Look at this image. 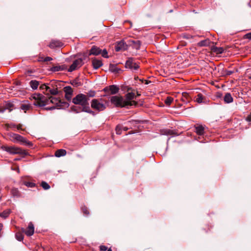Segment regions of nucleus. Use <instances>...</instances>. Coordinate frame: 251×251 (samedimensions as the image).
<instances>
[{"instance_id":"12","label":"nucleus","mask_w":251,"mask_h":251,"mask_svg":"<svg viewBox=\"0 0 251 251\" xmlns=\"http://www.w3.org/2000/svg\"><path fill=\"white\" fill-rule=\"evenodd\" d=\"M67 69V66L66 65H57L53 66L51 68V71L52 72H58L61 71H64Z\"/></svg>"},{"instance_id":"45","label":"nucleus","mask_w":251,"mask_h":251,"mask_svg":"<svg viewBox=\"0 0 251 251\" xmlns=\"http://www.w3.org/2000/svg\"><path fill=\"white\" fill-rule=\"evenodd\" d=\"M246 38L251 39V32L248 33L245 35Z\"/></svg>"},{"instance_id":"34","label":"nucleus","mask_w":251,"mask_h":251,"mask_svg":"<svg viewBox=\"0 0 251 251\" xmlns=\"http://www.w3.org/2000/svg\"><path fill=\"white\" fill-rule=\"evenodd\" d=\"M15 237L16 239L19 241H22L24 239V236L23 234L20 232L17 233L15 235Z\"/></svg>"},{"instance_id":"8","label":"nucleus","mask_w":251,"mask_h":251,"mask_svg":"<svg viewBox=\"0 0 251 251\" xmlns=\"http://www.w3.org/2000/svg\"><path fill=\"white\" fill-rule=\"evenodd\" d=\"M126 67L133 70H137L139 68V66L132 58H130L126 61Z\"/></svg>"},{"instance_id":"43","label":"nucleus","mask_w":251,"mask_h":251,"mask_svg":"<svg viewBox=\"0 0 251 251\" xmlns=\"http://www.w3.org/2000/svg\"><path fill=\"white\" fill-rule=\"evenodd\" d=\"M16 128L17 129V130H21L23 131H25V129L22 128V125L21 124L16 125Z\"/></svg>"},{"instance_id":"37","label":"nucleus","mask_w":251,"mask_h":251,"mask_svg":"<svg viewBox=\"0 0 251 251\" xmlns=\"http://www.w3.org/2000/svg\"><path fill=\"white\" fill-rule=\"evenodd\" d=\"M13 106H14L13 104H12L10 102H8L5 105V108L6 109H8L9 111H11L13 109Z\"/></svg>"},{"instance_id":"3","label":"nucleus","mask_w":251,"mask_h":251,"mask_svg":"<svg viewBox=\"0 0 251 251\" xmlns=\"http://www.w3.org/2000/svg\"><path fill=\"white\" fill-rule=\"evenodd\" d=\"M72 102L75 104L80 105L82 107V111H84L89 113H93L89 107V103L88 102V98L87 96L83 94H78L75 97L73 100Z\"/></svg>"},{"instance_id":"11","label":"nucleus","mask_w":251,"mask_h":251,"mask_svg":"<svg viewBox=\"0 0 251 251\" xmlns=\"http://www.w3.org/2000/svg\"><path fill=\"white\" fill-rule=\"evenodd\" d=\"M64 92L65 93L66 99L70 100L71 99L72 95L73 94V90L71 86H66L63 89Z\"/></svg>"},{"instance_id":"26","label":"nucleus","mask_w":251,"mask_h":251,"mask_svg":"<svg viewBox=\"0 0 251 251\" xmlns=\"http://www.w3.org/2000/svg\"><path fill=\"white\" fill-rule=\"evenodd\" d=\"M29 84L30 87L33 89L35 90L38 88L39 85V82L36 80H34L30 81L29 82Z\"/></svg>"},{"instance_id":"10","label":"nucleus","mask_w":251,"mask_h":251,"mask_svg":"<svg viewBox=\"0 0 251 251\" xmlns=\"http://www.w3.org/2000/svg\"><path fill=\"white\" fill-rule=\"evenodd\" d=\"M22 230L23 232H24L27 236H30L32 235L34 232V227L33 224L30 222L28 224V226L26 229L23 228Z\"/></svg>"},{"instance_id":"38","label":"nucleus","mask_w":251,"mask_h":251,"mask_svg":"<svg viewBox=\"0 0 251 251\" xmlns=\"http://www.w3.org/2000/svg\"><path fill=\"white\" fill-rule=\"evenodd\" d=\"M116 132L117 134L122 133V126H117L116 127Z\"/></svg>"},{"instance_id":"49","label":"nucleus","mask_w":251,"mask_h":251,"mask_svg":"<svg viewBox=\"0 0 251 251\" xmlns=\"http://www.w3.org/2000/svg\"><path fill=\"white\" fill-rule=\"evenodd\" d=\"M107 251H112V250L110 248L107 250Z\"/></svg>"},{"instance_id":"5","label":"nucleus","mask_w":251,"mask_h":251,"mask_svg":"<svg viewBox=\"0 0 251 251\" xmlns=\"http://www.w3.org/2000/svg\"><path fill=\"white\" fill-rule=\"evenodd\" d=\"M8 136L9 137V139L13 142H19L21 144L25 145L29 147L32 146V144L31 142L26 140L25 138L19 134L10 132L8 133Z\"/></svg>"},{"instance_id":"50","label":"nucleus","mask_w":251,"mask_h":251,"mask_svg":"<svg viewBox=\"0 0 251 251\" xmlns=\"http://www.w3.org/2000/svg\"><path fill=\"white\" fill-rule=\"evenodd\" d=\"M146 81V84H148V81L147 80H145Z\"/></svg>"},{"instance_id":"32","label":"nucleus","mask_w":251,"mask_h":251,"mask_svg":"<svg viewBox=\"0 0 251 251\" xmlns=\"http://www.w3.org/2000/svg\"><path fill=\"white\" fill-rule=\"evenodd\" d=\"M5 126L7 128V130H9V129H14L16 128V125L14 124L11 123V124H7L5 125Z\"/></svg>"},{"instance_id":"24","label":"nucleus","mask_w":251,"mask_h":251,"mask_svg":"<svg viewBox=\"0 0 251 251\" xmlns=\"http://www.w3.org/2000/svg\"><path fill=\"white\" fill-rule=\"evenodd\" d=\"M11 210L10 209H6L3 211L2 212L0 213V217L3 219H6L9 216Z\"/></svg>"},{"instance_id":"42","label":"nucleus","mask_w":251,"mask_h":251,"mask_svg":"<svg viewBox=\"0 0 251 251\" xmlns=\"http://www.w3.org/2000/svg\"><path fill=\"white\" fill-rule=\"evenodd\" d=\"M246 121L251 125V113L246 118Z\"/></svg>"},{"instance_id":"25","label":"nucleus","mask_w":251,"mask_h":251,"mask_svg":"<svg viewBox=\"0 0 251 251\" xmlns=\"http://www.w3.org/2000/svg\"><path fill=\"white\" fill-rule=\"evenodd\" d=\"M23 183L25 185L27 186V187H30V188H33V187H35V186H36V184L35 183L26 180H23Z\"/></svg>"},{"instance_id":"27","label":"nucleus","mask_w":251,"mask_h":251,"mask_svg":"<svg viewBox=\"0 0 251 251\" xmlns=\"http://www.w3.org/2000/svg\"><path fill=\"white\" fill-rule=\"evenodd\" d=\"M58 93V90L56 88H50V87H49V89L47 92L46 94H50L53 95L57 94Z\"/></svg>"},{"instance_id":"21","label":"nucleus","mask_w":251,"mask_h":251,"mask_svg":"<svg viewBox=\"0 0 251 251\" xmlns=\"http://www.w3.org/2000/svg\"><path fill=\"white\" fill-rule=\"evenodd\" d=\"M211 50L213 52L216 53V54H221L224 52V50L222 47H217L216 46L212 47Z\"/></svg>"},{"instance_id":"15","label":"nucleus","mask_w":251,"mask_h":251,"mask_svg":"<svg viewBox=\"0 0 251 251\" xmlns=\"http://www.w3.org/2000/svg\"><path fill=\"white\" fill-rule=\"evenodd\" d=\"M63 46V44L59 40H52L50 44L49 47L53 49L57 47H61Z\"/></svg>"},{"instance_id":"41","label":"nucleus","mask_w":251,"mask_h":251,"mask_svg":"<svg viewBox=\"0 0 251 251\" xmlns=\"http://www.w3.org/2000/svg\"><path fill=\"white\" fill-rule=\"evenodd\" d=\"M102 56L104 58H108V56L107 55V51L106 50H103L101 52Z\"/></svg>"},{"instance_id":"17","label":"nucleus","mask_w":251,"mask_h":251,"mask_svg":"<svg viewBox=\"0 0 251 251\" xmlns=\"http://www.w3.org/2000/svg\"><path fill=\"white\" fill-rule=\"evenodd\" d=\"M21 108L25 113H26L27 111H29L31 109H32V106L31 104H29L28 103H24L21 105Z\"/></svg>"},{"instance_id":"7","label":"nucleus","mask_w":251,"mask_h":251,"mask_svg":"<svg viewBox=\"0 0 251 251\" xmlns=\"http://www.w3.org/2000/svg\"><path fill=\"white\" fill-rule=\"evenodd\" d=\"M83 65V60L81 58L75 60L68 69L69 72H73L80 68Z\"/></svg>"},{"instance_id":"30","label":"nucleus","mask_w":251,"mask_h":251,"mask_svg":"<svg viewBox=\"0 0 251 251\" xmlns=\"http://www.w3.org/2000/svg\"><path fill=\"white\" fill-rule=\"evenodd\" d=\"M41 186L44 190H48L50 188V186L45 181H42L41 182Z\"/></svg>"},{"instance_id":"33","label":"nucleus","mask_w":251,"mask_h":251,"mask_svg":"<svg viewBox=\"0 0 251 251\" xmlns=\"http://www.w3.org/2000/svg\"><path fill=\"white\" fill-rule=\"evenodd\" d=\"M162 133L163 134L169 135H173V134H174V132L172 130L166 129V130H163L162 131Z\"/></svg>"},{"instance_id":"20","label":"nucleus","mask_w":251,"mask_h":251,"mask_svg":"<svg viewBox=\"0 0 251 251\" xmlns=\"http://www.w3.org/2000/svg\"><path fill=\"white\" fill-rule=\"evenodd\" d=\"M196 133L199 135H202L204 134V127L201 125H198L195 127Z\"/></svg>"},{"instance_id":"51","label":"nucleus","mask_w":251,"mask_h":251,"mask_svg":"<svg viewBox=\"0 0 251 251\" xmlns=\"http://www.w3.org/2000/svg\"><path fill=\"white\" fill-rule=\"evenodd\" d=\"M140 81H142V82H143V80L140 79Z\"/></svg>"},{"instance_id":"14","label":"nucleus","mask_w":251,"mask_h":251,"mask_svg":"<svg viewBox=\"0 0 251 251\" xmlns=\"http://www.w3.org/2000/svg\"><path fill=\"white\" fill-rule=\"evenodd\" d=\"M92 65L95 69H98L102 65V63L101 60L94 58L92 59Z\"/></svg>"},{"instance_id":"6","label":"nucleus","mask_w":251,"mask_h":251,"mask_svg":"<svg viewBox=\"0 0 251 251\" xmlns=\"http://www.w3.org/2000/svg\"><path fill=\"white\" fill-rule=\"evenodd\" d=\"M2 148L3 150L12 154H19L24 155L27 154V152L25 150L15 146H3Z\"/></svg>"},{"instance_id":"47","label":"nucleus","mask_w":251,"mask_h":251,"mask_svg":"<svg viewBox=\"0 0 251 251\" xmlns=\"http://www.w3.org/2000/svg\"><path fill=\"white\" fill-rule=\"evenodd\" d=\"M3 227V225L2 224H0V231L2 230Z\"/></svg>"},{"instance_id":"19","label":"nucleus","mask_w":251,"mask_h":251,"mask_svg":"<svg viewBox=\"0 0 251 251\" xmlns=\"http://www.w3.org/2000/svg\"><path fill=\"white\" fill-rule=\"evenodd\" d=\"M10 192L11 194L14 197L19 198L21 196L20 192L17 188H12L10 191Z\"/></svg>"},{"instance_id":"9","label":"nucleus","mask_w":251,"mask_h":251,"mask_svg":"<svg viewBox=\"0 0 251 251\" xmlns=\"http://www.w3.org/2000/svg\"><path fill=\"white\" fill-rule=\"evenodd\" d=\"M119 90V88L115 85H110L103 89V91L107 94L114 95L117 94Z\"/></svg>"},{"instance_id":"35","label":"nucleus","mask_w":251,"mask_h":251,"mask_svg":"<svg viewBox=\"0 0 251 251\" xmlns=\"http://www.w3.org/2000/svg\"><path fill=\"white\" fill-rule=\"evenodd\" d=\"M52 60V59L50 57H46L45 58H44V57H39V58L38 61H39L47 62V61H51Z\"/></svg>"},{"instance_id":"1","label":"nucleus","mask_w":251,"mask_h":251,"mask_svg":"<svg viewBox=\"0 0 251 251\" xmlns=\"http://www.w3.org/2000/svg\"><path fill=\"white\" fill-rule=\"evenodd\" d=\"M122 89L127 92L125 98L119 96H112L110 97L111 102L116 107H124L136 106L137 102L135 101V99L137 96H139L140 95L135 90L128 86H123Z\"/></svg>"},{"instance_id":"48","label":"nucleus","mask_w":251,"mask_h":251,"mask_svg":"<svg viewBox=\"0 0 251 251\" xmlns=\"http://www.w3.org/2000/svg\"><path fill=\"white\" fill-rule=\"evenodd\" d=\"M113 72H118V70L117 69H114L113 70Z\"/></svg>"},{"instance_id":"13","label":"nucleus","mask_w":251,"mask_h":251,"mask_svg":"<svg viewBox=\"0 0 251 251\" xmlns=\"http://www.w3.org/2000/svg\"><path fill=\"white\" fill-rule=\"evenodd\" d=\"M195 101L199 103H204L206 98L201 93L198 94L194 98Z\"/></svg>"},{"instance_id":"23","label":"nucleus","mask_w":251,"mask_h":251,"mask_svg":"<svg viewBox=\"0 0 251 251\" xmlns=\"http://www.w3.org/2000/svg\"><path fill=\"white\" fill-rule=\"evenodd\" d=\"M66 154V151L63 149H59L56 151L55 153V156L59 157L65 155Z\"/></svg>"},{"instance_id":"44","label":"nucleus","mask_w":251,"mask_h":251,"mask_svg":"<svg viewBox=\"0 0 251 251\" xmlns=\"http://www.w3.org/2000/svg\"><path fill=\"white\" fill-rule=\"evenodd\" d=\"M100 249L101 251H105L107 250V247L105 246L101 245L100 247Z\"/></svg>"},{"instance_id":"46","label":"nucleus","mask_w":251,"mask_h":251,"mask_svg":"<svg viewBox=\"0 0 251 251\" xmlns=\"http://www.w3.org/2000/svg\"><path fill=\"white\" fill-rule=\"evenodd\" d=\"M122 129H123L124 131H126L128 129V128L126 126H122Z\"/></svg>"},{"instance_id":"36","label":"nucleus","mask_w":251,"mask_h":251,"mask_svg":"<svg viewBox=\"0 0 251 251\" xmlns=\"http://www.w3.org/2000/svg\"><path fill=\"white\" fill-rule=\"evenodd\" d=\"M96 95V93L94 91H89L86 96H88V100H89V98H92L95 97Z\"/></svg>"},{"instance_id":"2","label":"nucleus","mask_w":251,"mask_h":251,"mask_svg":"<svg viewBox=\"0 0 251 251\" xmlns=\"http://www.w3.org/2000/svg\"><path fill=\"white\" fill-rule=\"evenodd\" d=\"M29 99L34 100L33 104L36 106L42 107L52 103L53 105L45 108L46 110H52L55 108H61L64 105V102L60 99L53 96H50L48 99L42 94L34 93L32 94Z\"/></svg>"},{"instance_id":"29","label":"nucleus","mask_w":251,"mask_h":251,"mask_svg":"<svg viewBox=\"0 0 251 251\" xmlns=\"http://www.w3.org/2000/svg\"><path fill=\"white\" fill-rule=\"evenodd\" d=\"M49 86L45 84H42L40 86V89L43 91V93H46L49 89Z\"/></svg>"},{"instance_id":"28","label":"nucleus","mask_w":251,"mask_h":251,"mask_svg":"<svg viewBox=\"0 0 251 251\" xmlns=\"http://www.w3.org/2000/svg\"><path fill=\"white\" fill-rule=\"evenodd\" d=\"M209 44V41L208 40H205L200 42L198 45L200 46H206Z\"/></svg>"},{"instance_id":"39","label":"nucleus","mask_w":251,"mask_h":251,"mask_svg":"<svg viewBox=\"0 0 251 251\" xmlns=\"http://www.w3.org/2000/svg\"><path fill=\"white\" fill-rule=\"evenodd\" d=\"M71 84L74 86H75V87H78V86H79L81 85V83L80 82H78L77 81V80H73L72 82H71Z\"/></svg>"},{"instance_id":"4","label":"nucleus","mask_w":251,"mask_h":251,"mask_svg":"<svg viewBox=\"0 0 251 251\" xmlns=\"http://www.w3.org/2000/svg\"><path fill=\"white\" fill-rule=\"evenodd\" d=\"M108 104V100L101 98L93 99L91 102V106L94 110L101 111L105 109Z\"/></svg>"},{"instance_id":"22","label":"nucleus","mask_w":251,"mask_h":251,"mask_svg":"<svg viewBox=\"0 0 251 251\" xmlns=\"http://www.w3.org/2000/svg\"><path fill=\"white\" fill-rule=\"evenodd\" d=\"M226 103H230L233 101V98L230 93H226L224 98Z\"/></svg>"},{"instance_id":"16","label":"nucleus","mask_w":251,"mask_h":251,"mask_svg":"<svg viewBox=\"0 0 251 251\" xmlns=\"http://www.w3.org/2000/svg\"><path fill=\"white\" fill-rule=\"evenodd\" d=\"M101 50L96 46H93L90 50V55H97L101 53Z\"/></svg>"},{"instance_id":"18","label":"nucleus","mask_w":251,"mask_h":251,"mask_svg":"<svg viewBox=\"0 0 251 251\" xmlns=\"http://www.w3.org/2000/svg\"><path fill=\"white\" fill-rule=\"evenodd\" d=\"M125 44L123 41H120L115 45V50L116 51H119L125 49Z\"/></svg>"},{"instance_id":"40","label":"nucleus","mask_w":251,"mask_h":251,"mask_svg":"<svg viewBox=\"0 0 251 251\" xmlns=\"http://www.w3.org/2000/svg\"><path fill=\"white\" fill-rule=\"evenodd\" d=\"M81 209H82V211L83 213L85 215H88L89 214V212L88 211V209H87V208L86 207H85V206L82 207Z\"/></svg>"},{"instance_id":"31","label":"nucleus","mask_w":251,"mask_h":251,"mask_svg":"<svg viewBox=\"0 0 251 251\" xmlns=\"http://www.w3.org/2000/svg\"><path fill=\"white\" fill-rule=\"evenodd\" d=\"M174 99L171 97H168L165 100V103L167 105H170L173 102Z\"/></svg>"}]
</instances>
